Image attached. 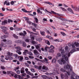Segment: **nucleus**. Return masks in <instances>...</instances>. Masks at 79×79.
I'll return each instance as SVG.
<instances>
[{
    "label": "nucleus",
    "instance_id": "1",
    "mask_svg": "<svg viewBox=\"0 0 79 79\" xmlns=\"http://www.w3.org/2000/svg\"><path fill=\"white\" fill-rule=\"evenodd\" d=\"M61 53L62 55V58L61 60L60 59L58 60V62L60 64L62 65L63 63V64H69V62L68 61V57L67 56L66 57V55H64V50H61Z\"/></svg>",
    "mask_w": 79,
    "mask_h": 79
},
{
    "label": "nucleus",
    "instance_id": "2",
    "mask_svg": "<svg viewBox=\"0 0 79 79\" xmlns=\"http://www.w3.org/2000/svg\"><path fill=\"white\" fill-rule=\"evenodd\" d=\"M64 69L66 70L70 69V71L73 70V67H71V65H69L68 64L67 65V66H64Z\"/></svg>",
    "mask_w": 79,
    "mask_h": 79
},
{
    "label": "nucleus",
    "instance_id": "3",
    "mask_svg": "<svg viewBox=\"0 0 79 79\" xmlns=\"http://www.w3.org/2000/svg\"><path fill=\"white\" fill-rule=\"evenodd\" d=\"M52 48V49H50L49 50V53H53V52H54V47L53 46L51 45L49 47V48Z\"/></svg>",
    "mask_w": 79,
    "mask_h": 79
},
{
    "label": "nucleus",
    "instance_id": "4",
    "mask_svg": "<svg viewBox=\"0 0 79 79\" xmlns=\"http://www.w3.org/2000/svg\"><path fill=\"white\" fill-rule=\"evenodd\" d=\"M65 76L64 75L61 74L60 75V77L62 79H64V77H65V79H68V76L67 75V73H65Z\"/></svg>",
    "mask_w": 79,
    "mask_h": 79
},
{
    "label": "nucleus",
    "instance_id": "5",
    "mask_svg": "<svg viewBox=\"0 0 79 79\" xmlns=\"http://www.w3.org/2000/svg\"><path fill=\"white\" fill-rule=\"evenodd\" d=\"M39 45H36L35 46V48L38 51H39L40 53H41V50H40V44H39Z\"/></svg>",
    "mask_w": 79,
    "mask_h": 79
},
{
    "label": "nucleus",
    "instance_id": "6",
    "mask_svg": "<svg viewBox=\"0 0 79 79\" xmlns=\"http://www.w3.org/2000/svg\"><path fill=\"white\" fill-rule=\"evenodd\" d=\"M34 67L35 68H36V69H37L39 70H40V69H42L41 66H40L39 67H38V66H37L36 65H34Z\"/></svg>",
    "mask_w": 79,
    "mask_h": 79
},
{
    "label": "nucleus",
    "instance_id": "7",
    "mask_svg": "<svg viewBox=\"0 0 79 79\" xmlns=\"http://www.w3.org/2000/svg\"><path fill=\"white\" fill-rule=\"evenodd\" d=\"M67 10L68 11H69V12H70V13H72V14H74V12L73 11V9L71 8H67Z\"/></svg>",
    "mask_w": 79,
    "mask_h": 79
},
{
    "label": "nucleus",
    "instance_id": "8",
    "mask_svg": "<svg viewBox=\"0 0 79 79\" xmlns=\"http://www.w3.org/2000/svg\"><path fill=\"white\" fill-rule=\"evenodd\" d=\"M18 58H19V61H22L24 58L23 56H19L18 57Z\"/></svg>",
    "mask_w": 79,
    "mask_h": 79
},
{
    "label": "nucleus",
    "instance_id": "9",
    "mask_svg": "<svg viewBox=\"0 0 79 79\" xmlns=\"http://www.w3.org/2000/svg\"><path fill=\"white\" fill-rule=\"evenodd\" d=\"M1 28L2 29H3V30H4V31H7L8 30V28H7V27L3 26H1Z\"/></svg>",
    "mask_w": 79,
    "mask_h": 79
},
{
    "label": "nucleus",
    "instance_id": "10",
    "mask_svg": "<svg viewBox=\"0 0 79 79\" xmlns=\"http://www.w3.org/2000/svg\"><path fill=\"white\" fill-rule=\"evenodd\" d=\"M7 23H8V22H7V20H5L2 22V25H5V24H7Z\"/></svg>",
    "mask_w": 79,
    "mask_h": 79
},
{
    "label": "nucleus",
    "instance_id": "11",
    "mask_svg": "<svg viewBox=\"0 0 79 79\" xmlns=\"http://www.w3.org/2000/svg\"><path fill=\"white\" fill-rule=\"evenodd\" d=\"M34 52L35 55H39V53L38 52L37 50H34Z\"/></svg>",
    "mask_w": 79,
    "mask_h": 79
},
{
    "label": "nucleus",
    "instance_id": "12",
    "mask_svg": "<svg viewBox=\"0 0 79 79\" xmlns=\"http://www.w3.org/2000/svg\"><path fill=\"white\" fill-rule=\"evenodd\" d=\"M4 5H5L6 4V6H9L10 5V2H7L6 1H5V2H4L3 4Z\"/></svg>",
    "mask_w": 79,
    "mask_h": 79
},
{
    "label": "nucleus",
    "instance_id": "13",
    "mask_svg": "<svg viewBox=\"0 0 79 79\" xmlns=\"http://www.w3.org/2000/svg\"><path fill=\"white\" fill-rule=\"evenodd\" d=\"M29 53L28 50L26 49L24 51V52H23V54L24 55H26V53Z\"/></svg>",
    "mask_w": 79,
    "mask_h": 79
},
{
    "label": "nucleus",
    "instance_id": "14",
    "mask_svg": "<svg viewBox=\"0 0 79 79\" xmlns=\"http://www.w3.org/2000/svg\"><path fill=\"white\" fill-rule=\"evenodd\" d=\"M44 3H45L48 4V5H52L53 6H54V4L53 5V3L50 2H45Z\"/></svg>",
    "mask_w": 79,
    "mask_h": 79
},
{
    "label": "nucleus",
    "instance_id": "15",
    "mask_svg": "<svg viewBox=\"0 0 79 79\" xmlns=\"http://www.w3.org/2000/svg\"><path fill=\"white\" fill-rule=\"evenodd\" d=\"M42 69H44V70H48V68L46 66H43L42 67Z\"/></svg>",
    "mask_w": 79,
    "mask_h": 79
},
{
    "label": "nucleus",
    "instance_id": "16",
    "mask_svg": "<svg viewBox=\"0 0 79 79\" xmlns=\"http://www.w3.org/2000/svg\"><path fill=\"white\" fill-rule=\"evenodd\" d=\"M15 49L17 50H22V49H21V48L20 47V46H17L15 48Z\"/></svg>",
    "mask_w": 79,
    "mask_h": 79
},
{
    "label": "nucleus",
    "instance_id": "17",
    "mask_svg": "<svg viewBox=\"0 0 79 79\" xmlns=\"http://www.w3.org/2000/svg\"><path fill=\"white\" fill-rule=\"evenodd\" d=\"M25 72L24 71V68L22 67L20 70V73H24Z\"/></svg>",
    "mask_w": 79,
    "mask_h": 79
},
{
    "label": "nucleus",
    "instance_id": "18",
    "mask_svg": "<svg viewBox=\"0 0 79 79\" xmlns=\"http://www.w3.org/2000/svg\"><path fill=\"white\" fill-rule=\"evenodd\" d=\"M45 32L44 31H40V33L41 34V35H43V36H45Z\"/></svg>",
    "mask_w": 79,
    "mask_h": 79
},
{
    "label": "nucleus",
    "instance_id": "19",
    "mask_svg": "<svg viewBox=\"0 0 79 79\" xmlns=\"http://www.w3.org/2000/svg\"><path fill=\"white\" fill-rule=\"evenodd\" d=\"M76 42H75L74 43H73L72 44V48H75V47H76Z\"/></svg>",
    "mask_w": 79,
    "mask_h": 79
},
{
    "label": "nucleus",
    "instance_id": "20",
    "mask_svg": "<svg viewBox=\"0 0 79 79\" xmlns=\"http://www.w3.org/2000/svg\"><path fill=\"white\" fill-rule=\"evenodd\" d=\"M21 50H17L16 51V52L18 53L19 55H21L22 52H21Z\"/></svg>",
    "mask_w": 79,
    "mask_h": 79
},
{
    "label": "nucleus",
    "instance_id": "21",
    "mask_svg": "<svg viewBox=\"0 0 79 79\" xmlns=\"http://www.w3.org/2000/svg\"><path fill=\"white\" fill-rule=\"evenodd\" d=\"M15 42L18 44H22V41L21 40H17L15 41Z\"/></svg>",
    "mask_w": 79,
    "mask_h": 79
},
{
    "label": "nucleus",
    "instance_id": "22",
    "mask_svg": "<svg viewBox=\"0 0 79 79\" xmlns=\"http://www.w3.org/2000/svg\"><path fill=\"white\" fill-rule=\"evenodd\" d=\"M7 43L8 44H12V41L9 40H7Z\"/></svg>",
    "mask_w": 79,
    "mask_h": 79
},
{
    "label": "nucleus",
    "instance_id": "23",
    "mask_svg": "<svg viewBox=\"0 0 79 79\" xmlns=\"http://www.w3.org/2000/svg\"><path fill=\"white\" fill-rule=\"evenodd\" d=\"M50 48V47H48V46H46L44 48V50L45 52H47V50H48V49Z\"/></svg>",
    "mask_w": 79,
    "mask_h": 79
},
{
    "label": "nucleus",
    "instance_id": "24",
    "mask_svg": "<svg viewBox=\"0 0 79 79\" xmlns=\"http://www.w3.org/2000/svg\"><path fill=\"white\" fill-rule=\"evenodd\" d=\"M13 37H14V38L15 39H18V36L16 35L15 34H13Z\"/></svg>",
    "mask_w": 79,
    "mask_h": 79
},
{
    "label": "nucleus",
    "instance_id": "25",
    "mask_svg": "<svg viewBox=\"0 0 79 79\" xmlns=\"http://www.w3.org/2000/svg\"><path fill=\"white\" fill-rule=\"evenodd\" d=\"M44 62L46 63H48V59H47L46 58H44Z\"/></svg>",
    "mask_w": 79,
    "mask_h": 79
},
{
    "label": "nucleus",
    "instance_id": "26",
    "mask_svg": "<svg viewBox=\"0 0 79 79\" xmlns=\"http://www.w3.org/2000/svg\"><path fill=\"white\" fill-rule=\"evenodd\" d=\"M7 55L9 56H12L13 55V53H10V52H8Z\"/></svg>",
    "mask_w": 79,
    "mask_h": 79
},
{
    "label": "nucleus",
    "instance_id": "27",
    "mask_svg": "<svg viewBox=\"0 0 79 79\" xmlns=\"http://www.w3.org/2000/svg\"><path fill=\"white\" fill-rule=\"evenodd\" d=\"M60 34H61L62 35H63V36H65L66 35V34H65V33H64L63 32H60Z\"/></svg>",
    "mask_w": 79,
    "mask_h": 79
},
{
    "label": "nucleus",
    "instance_id": "28",
    "mask_svg": "<svg viewBox=\"0 0 79 79\" xmlns=\"http://www.w3.org/2000/svg\"><path fill=\"white\" fill-rule=\"evenodd\" d=\"M35 21L36 22V23H39V20H38V19H37V18L35 17L34 18Z\"/></svg>",
    "mask_w": 79,
    "mask_h": 79
},
{
    "label": "nucleus",
    "instance_id": "29",
    "mask_svg": "<svg viewBox=\"0 0 79 79\" xmlns=\"http://www.w3.org/2000/svg\"><path fill=\"white\" fill-rule=\"evenodd\" d=\"M6 31V30H4L3 31L4 33L5 34H7V35H8V34H9V33H8V31Z\"/></svg>",
    "mask_w": 79,
    "mask_h": 79
},
{
    "label": "nucleus",
    "instance_id": "30",
    "mask_svg": "<svg viewBox=\"0 0 79 79\" xmlns=\"http://www.w3.org/2000/svg\"><path fill=\"white\" fill-rule=\"evenodd\" d=\"M52 63H56V59H53L52 61Z\"/></svg>",
    "mask_w": 79,
    "mask_h": 79
},
{
    "label": "nucleus",
    "instance_id": "31",
    "mask_svg": "<svg viewBox=\"0 0 79 79\" xmlns=\"http://www.w3.org/2000/svg\"><path fill=\"white\" fill-rule=\"evenodd\" d=\"M15 2H16V1H11L10 2L11 5H14V4H15Z\"/></svg>",
    "mask_w": 79,
    "mask_h": 79
},
{
    "label": "nucleus",
    "instance_id": "32",
    "mask_svg": "<svg viewBox=\"0 0 79 79\" xmlns=\"http://www.w3.org/2000/svg\"><path fill=\"white\" fill-rule=\"evenodd\" d=\"M23 47H25L26 46V43H25V42H23Z\"/></svg>",
    "mask_w": 79,
    "mask_h": 79
},
{
    "label": "nucleus",
    "instance_id": "33",
    "mask_svg": "<svg viewBox=\"0 0 79 79\" xmlns=\"http://www.w3.org/2000/svg\"><path fill=\"white\" fill-rule=\"evenodd\" d=\"M19 69V67L18 66V67H15V68L14 70L15 71H16V70H18V69Z\"/></svg>",
    "mask_w": 79,
    "mask_h": 79
},
{
    "label": "nucleus",
    "instance_id": "34",
    "mask_svg": "<svg viewBox=\"0 0 79 79\" xmlns=\"http://www.w3.org/2000/svg\"><path fill=\"white\" fill-rule=\"evenodd\" d=\"M24 19H25V21H29V19L27 17H23Z\"/></svg>",
    "mask_w": 79,
    "mask_h": 79
},
{
    "label": "nucleus",
    "instance_id": "35",
    "mask_svg": "<svg viewBox=\"0 0 79 79\" xmlns=\"http://www.w3.org/2000/svg\"><path fill=\"white\" fill-rule=\"evenodd\" d=\"M5 60H9V56H6V57L5 58Z\"/></svg>",
    "mask_w": 79,
    "mask_h": 79
},
{
    "label": "nucleus",
    "instance_id": "36",
    "mask_svg": "<svg viewBox=\"0 0 79 79\" xmlns=\"http://www.w3.org/2000/svg\"><path fill=\"white\" fill-rule=\"evenodd\" d=\"M31 24L33 26H35V27H37V24H36L34 23H31Z\"/></svg>",
    "mask_w": 79,
    "mask_h": 79
},
{
    "label": "nucleus",
    "instance_id": "37",
    "mask_svg": "<svg viewBox=\"0 0 79 79\" xmlns=\"http://www.w3.org/2000/svg\"><path fill=\"white\" fill-rule=\"evenodd\" d=\"M42 77L43 79H46L47 78V76L45 75H42Z\"/></svg>",
    "mask_w": 79,
    "mask_h": 79
},
{
    "label": "nucleus",
    "instance_id": "38",
    "mask_svg": "<svg viewBox=\"0 0 79 79\" xmlns=\"http://www.w3.org/2000/svg\"><path fill=\"white\" fill-rule=\"evenodd\" d=\"M57 56L58 57H60L61 56V54L60 53H58L57 54Z\"/></svg>",
    "mask_w": 79,
    "mask_h": 79
},
{
    "label": "nucleus",
    "instance_id": "39",
    "mask_svg": "<svg viewBox=\"0 0 79 79\" xmlns=\"http://www.w3.org/2000/svg\"><path fill=\"white\" fill-rule=\"evenodd\" d=\"M7 73H8V74L10 75V74H11L12 73V72L10 71H7Z\"/></svg>",
    "mask_w": 79,
    "mask_h": 79
},
{
    "label": "nucleus",
    "instance_id": "40",
    "mask_svg": "<svg viewBox=\"0 0 79 79\" xmlns=\"http://www.w3.org/2000/svg\"><path fill=\"white\" fill-rule=\"evenodd\" d=\"M60 71H62L63 73H65V72H66L65 70H64V69H60Z\"/></svg>",
    "mask_w": 79,
    "mask_h": 79
},
{
    "label": "nucleus",
    "instance_id": "41",
    "mask_svg": "<svg viewBox=\"0 0 79 79\" xmlns=\"http://www.w3.org/2000/svg\"><path fill=\"white\" fill-rule=\"evenodd\" d=\"M35 59L36 60H37V61H40L41 62H42V60H40V59H38L37 58H35Z\"/></svg>",
    "mask_w": 79,
    "mask_h": 79
},
{
    "label": "nucleus",
    "instance_id": "42",
    "mask_svg": "<svg viewBox=\"0 0 79 79\" xmlns=\"http://www.w3.org/2000/svg\"><path fill=\"white\" fill-rule=\"evenodd\" d=\"M75 51H76V50L75 49H73L71 51V53H73V52H74Z\"/></svg>",
    "mask_w": 79,
    "mask_h": 79
},
{
    "label": "nucleus",
    "instance_id": "43",
    "mask_svg": "<svg viewBox=\"0 0 79 79\" xmlns=\"http://www.w3.org/2000/svg\"><path fill=\"white\" fill-rule=\"evenodd\" d=\"M1 61H2V63H5V60H4V59H3L2 58H1Z\"/></svg>",
    "mask_w": 79,
    "mask_h": 79
},
{
    "label": "nucleus",
    "instance_id": "44",
    "mask_svg": "<svg viewBox=\"0 0 79 79\" xmlns=\"http://www.w3.org/2000/svg\"><path fill=\"white\" fill-rule=\"evenodd\" d=\"M27 23H28L30 25H31V24L32 23V22L29 21H27Z\"/></svg>",
    "mask_w": 79,
    "mask_h": 79
},
{
    "label": "nucleus",
    "instance_id": "45",
    "mask_svg": "<svg viewBox=\"0 0 79 79\" xmlns=\"http://www.w3.org/2000/svg\"><path fill=\"white\" fill-rule=\"evenodd\" d=\"M76 47H79V43H77L76 42Z\"/></svg>",
    "mask_w": 79,
    "mask_h": 79
},
{
    "label": "nucleus",
    "instance_id": "46",
    "mask_svg": "<svg viewBox=\"0 0 79 79\" xmlns=\"http://www.w3.org/2000/svg\"><path fill=\"white\" fill-rule=\"evenodd\" d=\"M31 71L32 72H33V73H35V69L32 68L31 69Z\"/></svg>",
    "mask_w": 79,
    "mask_h": 79
},
{
    "label": "nucleus",
    "instance_id": "47",
    "mask_svg": "<svg viewBox=\"0 0 79 79\" xmlns=\"http://www.w3.org/2000/svg\"><path fill=\"white\" fill-rule=\"evenodd\" d=\"M9 60H13V57L11 56H9Z\"/></svg>",
    "mask_w": 79,
    "mask_h": 79
},
{
    "label": "nucleus",
    "instance_id": "48",
    "mask_svg": "<svg viewBox=\"0 0 79 79\" xmlns=\"http://www.w3.org/2000/svg\"><path fill=\"white\" fill-rule=\"evenodd\" d=\"M1 69H5V67L4 66H1Z\"/></svg>",
    "mask_w": 79,
    "mask_h": 79
},
{
    "label": "nucleus",
    "instance_id": "49",
    "mask_svg": "<svg viewBox=\"0 0 79 79\" xmlns=\"http://www.w3.org/2000/svg\"><path fill=\"white\" fill-rule=\"evenodd\" d=\"M32 43V44H37V42H35V41H31Z\"/></svg>",
    "mask_w": 79,
    "mask_h": 79
},
{
    "label": "nucleus",
    "instance_id": "50",
    "mask_svg": "<svg viewBox=\"0 0 79 79\" xmlns=\"http://www.w3.org/2000/svg\"><path fill=\"white\" fill-rule=\"evenodd\" d=\"M18 56V54H16L14 55V56L15 58H17Z\"/></svg>",
    "mask_w": 79,
    "mask_h": 79
},
{
    "label": "nucleus",
    "instance_id": "51",
    "mask_svg": "<svg viewBox=\"0 0 79 79\" xmlns=\"http://www.w3.org/2000/svg\"><path fill=\"white\" fill-rule=\"evenodd\" d=\"M31 39L32 40H35V38H34V37L33 36H32L31 37Z\"/></svg>",
    "mask_w": 79,
    "mask_h": 79
},
{
    "label": "nucleus",
    "instance_id": "52",
    "mask_svg": "<svg viewBox=\"0 0 79 79\" xmlns=\"http://www.w3.org/2000/svg\"><path fill=\"white\" fill-rule=\"evenodd\" d=\"M22 11H23V12H25V13H26V11H27L24 9H22Z\"/></svg>",
    "mask_w": 79,
    "mask_h": 79
},
{
    "label": "nucleus",
    "instance_id": "53",
    "mask_svg": "<svg viewBox=\"0 0 79 79\" xmlns=\"http://www.w3.org/2000/svg\"><path fill=\"white\" fill-rule=\"evenodd\" d=\"M61 8L63 11H66V9H65L64 8L61 7Z\"/></svg>",
    "mask_w": 79,
    "mask_h": 79
},
{
    "label": "nucleus",
    "instance_id": "54",
    "mask_svg": "<svg viewBox=\"0 0 79 79\" xmlns=\"http://www.w3.org/2000/svg\"><path fill=\"white\" fill-rule=\"evenodd\" d=\"M20 35H22V36H25V35L23 33H20L19 34Z\"/></svg>",
    "mask_w": 79,
    "mask_h": 79
},
{
    "label": "nucleus",
    "instance_id": "55",
    "mask_svg": "<svg viewBox=\"0 0 79 79\" xmlns=\"http://www.w3.org/2000/svg\"><path fill=\"white\" fill-rule=\"evenodd\" d=\"M26 73H27V74H29V75H31V73L29 71L26 72Z\"/></svg>",
    "mask_w": 79,
    "mask_h": 79
},
{
    "label": "nucleus",
    "instance_id": "56",
    "mask_svg": "<svg viewBox=\"0 0 79 79\" xmlns=\"http://www.w3.org/2000/svg\"><path fill=\"white\" fill-rule=\"evenodd\" d=\"M47 44H48V45H50V41H47Z\"/></svg>",
    "mask_w": 79,
    "mask_h": 79
},
{
    "label": "nucleus",
    "instance_id": "57",
    "mask_svg": "<svg viewBox=\"0 0 79 79\" xmlns=\"http://www.w3.org/2000/svg\"><path fill=\"white\" fill-rule=\"evenodd\" d=\"M67 74H68L69 76H70V75L71 74V73H70V72H66Z\"/></svg>",
    "mask_w": 79,
    "mask_h": 79
},
{
    "label": "nucleus",
    "instance_id": "58",
    "mask_svg": "<svg viewBox=\"0 0 79 79\" xmlns=\"http://www.w3.org/2000/svg\"><path fill=\"white\" fill-rule=\"evenodd\" d=\"M26 73H23L22 75V77H24V76H26Z\"/></svg>",
    "mask_w": 79,
    "mask_h": 79
},
{
    "label": "nucleus",
    "instance_id": "59",
    "mask_svg": "<svg viewBox=\"0 0 79 79\" xmlns=\"http://www.w3.org/2000/svg\"><path fill=\"white\" fill-rule=\"evenodd\" d=\"M4 38L5 39H6V38H8V36L7 35H4Z\"/></svg>",
    "mask_w": 79,
    "mask_h": 79
},
{
    "label": "nucleus",
    "instance_id": "60",
    "mask_svg": "<svg viewBox=\"0 0 79 79\" xmlns=\"http://www.w3.org/2000/svg\"><path fill=\"white\" fill-rule=\"evenodd\" d=\"M48 58L49 60H52V57L51 56H48Z\"/></svg>",
    "mask_w": 79,
    "mask_h": 79
},
{
    "label": "nucleus",
    "instance_id": "61",
    "mask_svg": "<svg viewBox=\"0 0 79 79\" xmlns=\"http://www.w3.org/2000/svg\"><path fill=\"white\" fill-rule=\"evenodd\" d=\"M29 58H30V59H33V58H34V56H29Z\"/></svg>",
    "mask_w": 79,
    "mask_h": 79
},
{
    "label": "nucleus",
    "instance_id": "62",
    "mask_svg": "<svg viewBox=\"0 0 79 79\" xmlns=\"http://www.w3.org/2000/svg\"><path fill=\"white\" fill-rule=\"evenodd\" d=\"M1 39H2V40H3V39H5V36H4V35L3 36H2L1 37Z\"/></svg>",
    "mask_w": 79,
    "mask_h": 79
},
{
    "label": "nucleus",
    "instance_id": "63",
    "mask_svg": "<svg viewBox=\"0 0 79 79\" xmlns=\"http://www.w3.org/2000/svg\"><path fill=\"white\" fill-rule=\"evenodd\" d=\"M65 50H68V46H66L65 47Z\"/></svg>",
    "mask_w": 79,
    "mask_h": 79
},
{
    "label": "nucleus",
    "instance_id": "64",
    "mask_svg": "<svg viewBox=\"0 0 79 79\" xmlns=\"http://www.w3.org/2000/svg\"><path fill=\"white\" fill-rule=\"evenodd\" d=\"M19 79H23V77L20 76V75H19Z\"/></svg>",
    "mask_w": 79,
    "mask_h": 79
}]
</instances>
